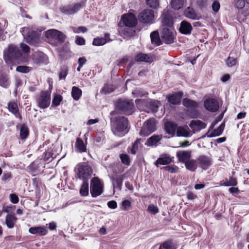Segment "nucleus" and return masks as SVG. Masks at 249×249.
I'll list each match as a JSON object with an SVG mask.
<instances>
[{"label":"nucleus","mask_w":249,"mask_h":249,"mask_svg":"<svg viewBox=\"0 0 249 249\" xmlns=\"http://www.w3.org/2000/svg\"><path fill=\"white\" fill-rule=\"evenodd\" d=\"M46 55L42 52H35L33 54V60L36 64H38L43 63L45 62Z\"/></svg>","instance_id":"nucleus-27"},{"label":"nucleus","mask_w":249,"mask_h":249,"mask_svg":"<svg viewBox=\"0 0 249 249\" xmlns=\"http://www.w3.org/2000/svg\"><path fill=\"white\" fill-rule=\"evenodd\" d=\"M177 157L178 160L184 164L191 157V151H180L177 153Z\"/></svg>","instance_id":"nucleus-24"},{"label":"nucleus","mask_w":249,"mask_h":249,"mask_svg":"<svg viewBox=\"0 0 249 249\" xmlns=\"http://www.w3.org/2000/svg\"><path fill=\"white\" fill-rule=\"evenodd\" d=\"M32 70V68L26 66H18L16 71L19 72L27 73Z\"/></svg>","instance_id":"nucleus-54"},{"label":"nucleus","mask_w":249,"mask_h":249,"mask_svg":"<svg viewBox=\"0 0 249 249\" xmlns=\"http://www.w3.org/2000/svg\"><path fill=\"white\" fill-rule=\"evenodd\" d=\"M162 168H163L165 170L171 173H175L177 172L178 170V167L177 166L173 165L172 166H166L165 167H163Z\"/></svg>","instance_id":"nucleus-58"},{"label":"nucleus","mask_w":249,"mask_h":249,"mask_svg":"<svg viewBox=\"0 0 249 249\" xmlns=\"http://www.w3.org/2000/svg\"><path fill=\"white\" fill-rule=\"evenodd\" d=\"M160 103L158 100H152L149 102V105L151 108L153 112H156L158 110V108L160 107Z\"/></svg>","instance_id":"nucleus-49"},{"label":"nucleus","mask_w":249,"mask_h":249,"mask_svg":"<svg viewBox=\"0 0 249 249\" xmlns=\"http://www.w3.org/2000/svg\"><path fill=\"white\" fill-rule=\"evenodd\" d=\"M192 30L191 24L186 20H183L180 23L178 31L182 34L189 35L191 34Z\"/></svg>","instance_id":"nucleus-19"},{"label":"nucleus","mask_w":249,"mask_h":249,"mask_svg":"<svg viewBox=\"0 0 249 249\" xmlns=\"http://www.w3.org/2000/svg\"><path fill=\"white\" fill-rule=\"evenodd\" d=\"M29 129L27 125L22 124L20 126V137L22 140L26 139L29 136Z\"/></svg>","instance_id":"nucleus-40"},{"label":"nucleus","mask_w":249,"mask_h":249,"mask_svg":"<svg viewBox=\"0 0 249 249\" xmlns=\"http://www.w3.org/2000/svg\"><path fill=\"white\" fill-rule=\"evenodd\" d=\"M63 97L60 94H56L53 98L52 101V106H58L60 103L62 101Z\"/></svg>","instance_id":"nucleus-52"},{"label":"nucleus","mask_w":249,"mask_h":249,"mask_svg":"<svg viewBox=\"0 0 249 249\" xmlns=\"http://www.w3.org/2000/svg\"><path fill=\"white\" fill-rule=\"evenodd\" d=\"M182 105L184 107L192 110L191 117L192 118H197L198 116V111L196 108L198 107V103L194 100L185 98L182 100Z\"/></svg>","instance_id":"nucleus-9"},{"label":"nucleus","mask_w":249,"mask_h":249,"mask_svg":"<svg viewBox=\"0 0 249 249\" xmlns=\"http://www.w3.org/2000/svg\"><path fill=\"white\" fill-rule=\"evenodd\" d=\"M122 163L126 166L130 165V159L128 155L126 154H121L119 155Z\"/></svg>","instance_id":"nucleus-47"},{"label":"nucleus","mask_w":249,"mask_h":249,"mask_svg":"<svg viewBox=\"0 0 249 249\" xmlns=\"http://www.w3.org/2000/svg\"><path fill=\"white\" fill-rule=\"evenodd\" d=\"M131 206L130 201L127 199H125L122 202L121 209L123 211H127Z\"/></svg>","instance_id":"nucleus-56"},{"label":"nucleus","mask_w":249,"mask_h":249,"mask_svg":"<svg viewBox=\"0 0 249 249\" xmlns=\"http://www.w3.org/2000/svg\"><path fill=\"white\" fill-rule=\"evenodd\" d=\"M120 31L123 35L126 37H131L134 36L136 33L135 30L133 27H129L127 26H123L120 27Z\"/></svg>","instance_id":"nucleus-36"},{"label":"nucleus","mask_w":249,"mask_h":249,"mask_svg":"<svg viewBox=\"0 0 249 249\" xmlns=\"http://www.w3.org/2000/svg\"><path fill=\"white\" fill-rule=\"evenodd\" d=\"M115 110L110 112L111 116L117 114V111L126 115H131L134 111L135 107L132 100L118 99L115 104Z\"/></svg>","instance_id":"nucleus-2"},{"label":"nucleus","mask_w":249,"mask_h":249,"mask_svg":"<svg viewBox=\"0 0 249 249\" xmlns=\"http://www.w3.org/2000/svg\"><path fill=\"white\" fill-rule=\"evenodd\" d=\"M124 178V174L121 175L117 178H115L113 177H110V179L112 182L114 187H115L120 191L122 190L123 182Z\"/></svg>","instance_id":"nucleus-28"},{"label":"nucleus","mask_w":249,"mask_h":249,"mask_svg":"<svg viewBox=\"0 0 249 249\" xmlns=\"http://www.w3.org/2000/svg\"><path fill=\"white\" fill-rule=\"evenodd\" d=\"M75 148L79 153H84L87 151L86 145L84 143L83 141L80 138L76 139L75 143Z\"/></svg>","instance_id":"nucleus-34"},{"label":"nucleus","mask_w":249,"mask_h":249,"mask_svg":"<svg viewBox=\"0 0 249 249\" xmlns=\"http://www.w3.org/2000/svg\"><path fill=\"white\" fill-rule=\"evenodd\" d=\"M17 220V218L14 214H8L5 218V223L8 228L12 229L14 227Z\"/></svg>","instance_id":"nucleus-37"},{"label":"nucleus","mask_w":249,"mask_h":249,"mask_svg":"<svg viewBox=\"0 0 249 249\" xmlns=\"http://www.w3.org/2000/svg\"><path fill=\"white\" fill-rule=\"evenodd\" d=\"M185 1V0H171L170 4L174 9L179 10L183 7Z\"/></svg>","instance_id":"nucleus-44"},{"label":"nucleus","mask_w":249,"mask_h":249,"mask_svg":"<svg viewBox=\"0 0 249 249\" xmlns=\"http://www.w3.org/2000/svg\"><path fill=\"white\" fill-rule=\"evenodd\" d=\"M183 95L181 91L176 92L173 94H169L166 95V99L168 102L173 105H178L181 103V100Z\"/></svg>","instance_id":"nucleus-15"},{"label":"nucleus","mask_w":249,"mask_h":249,"mask_svg":"<svg viewBox=\"0 0 249 249\" xmlns=\"http://www.w3.org/2000/svg\"><path fill=\"white\" fill-rule=\"evenodd\" d=\"M69 42L65 43L59 51V56L62 59H67L71 56V52L70 50Z\"/></svg>","instance_id":"nucleus-20"},{"label":"nucleus","mask_w":249,"mask_h":249,"mask_svg":"<svg viewBox=\"0 0 249 249\" xmlns=\"http://www.w3.org/2000/svg\"><path fill=\"white\" fill-rule=\"evenodd\" d=\"M172 160L170 156L168 155H164L162 157H159L156 161L155 165L158 166L160 165H166L170 164L172 162Z\"/></svg>","instance_id":"nucleus-32"},{"label":"nucleus","mask_w":249,"mask_h":249,"mask_svg":"<svg viewBox=\"0 0 249 249\" xmlns=\"http://www.w3.org/2000/svg\"><path fill=\"white\" fill-rule=\"evenodd\" d=\"M146 3L151 7L156 8L159 5L158 0H146Z\"/></svg>","instance_id":"nucleus-61"},{"label":"nucleus","mask_w":249,"mask_h":249,"mask_svg":"<svg viewBox=\"0 0 249 249\" xmlns=\"http://www.w3.org/2000/svg\"><path fill=\"white\" fill-rule=\"evenodd\" d=\"M138 23V19L136 17H121V20L118 23L120 27L127 26L135 27Z\"/></svg>","instance_id":"nucleus-12"},{"label":"nucleus","mask_w":249,"mask_h":249,"mask_svg":"<svg viewBox=\"0 0 249 249\" xmlns=\"http://www.w3.org/2000/svg\"><path fill=\"white\" fill-rule=\"evenodd\" d=\"M155 17H139L138 20L142 23H149Z\"/></svg>","instance_id":"nucleus-57"},{"label":"nucleus","mask_w":249,"mask_h":249,"mask_svg":"<svg viewBox=\"0 0 249 249\" xmlns=\"http://www.w3.org/2000/svg\"><path fill=\"white\" fill-rule=\"evenodd\" d=\"M10 85V81L8 74L1 72L0 73V86L4 88H8Z\"/></svg>","instance_id":"nucleus-30"},{"label":"nucleus","mask_w":249,"mask_h":249,"mask_svg":"<svg viewBox=\"0 0 249 249\" xmlns=\"http://www.w3.org/2000/svg\"><path fill=\"white\" fill-rule=\"evenodd\" d=\"M40 34L36 31L29 32L26 36V41L30 45H36L40 41Z\"/></svg>","instance_id":"nucleus-17"},{"label":"nucleus","mask_w":249,"mask_h":249,"mask_svg":"<svg viewBox=\"0 0 249 249\" xmlns=\"http://www.w3.org/2000/svg\"><path fill=\"white\" fill-rule=\"evenodd\" d=\"M75 171L77 178L83 181H89L93 173L91 167L86 162L78 164Z\"/></svg>","instance_id":"nucleus-4"},{"label":"nucleus","mask_w":249,"mask_h":249,"mask_svg":"<svg viewBox=\"0 0 249 249\" xmlns=\"http://www.w3.org/2000/svg\"><path fill=\"white\" fill-rule=\"evenodd\" d=\"M68 73V68L67 66L64 65L61 67L59 73V79L65 80Z\"/></svg>","instance_id":"nucleus-48"},{"label":"nucleus","mask_w":249,"mask_h":249,"mask_svg":"<svg viewBox=\"0 0 249 249\" xmlns=\"http://www.w3.org/2000/svg\"><path fill=\"white\" fill-rule=\"evenodd\" d=\"M84 4V2H81L80 3L74 4L73 5L61 8V10L65 14H73L79 10Z\"/></svg>","instance_id":"nucleus-16"},{"label":"nucleus","mask_w":249,"mask_h":249,"mask_svg":"<svg viewBox=\"0 0 249 249\" xmlns=\"http://www.w3.org/2000/svg\"><path fill=\"white\" fill-rule=\"evenodd\" d=\"M225 126V122L222 123L216 129H213L210 134H206L209 138L220 136L223 132Z\"/></svg>","instance_id":"nucleus-31"},{"label":"nucleus","mask_w":249,"mask_h":249,"mask_svg":"<svg viewBox=\"0 0 249 249\" xmlns=\"http://www.w3.org/2000/svg\"><path fill=\"white\" fill-rule=\"evenodd\" d=\"M10 199L11 202L13 204H17L19 201V198L18 196L15 194H11L10 195Z\"/></svg>","instance_id":"nucleus-63"},{"label":"nucleus","mask_w":249,"mask_h":249,"mask_svg":"<svg viewBox=\"0 0 249 249\" xmlns=\"http://www.w3.org/2000/svg\"><path fill=\"white\" fill-rule=\"evenodd\" d=\"M162 136L161 135H154L147 140L145 144L150 146H153L155 145L157 142H158L160 141L162 139Z\"/></svg>","instance_id":"nucleus-38"},{"label":"nucleus","mask_w":249,"mask_h":249,"mask_svg":"<svg viewBox=\"0 0 249 249\" xmlns=\"http://www.w3.org/2000/svg\"><path fill=\"white\" fill-rule=\"evenodd\" d=\"M160 37L162 42L166 44H171L175 42L177 33L174 28H160Z\"/></svg>","instance_id":"nucleus-5"},{"label":"nucleus","mask_w":249,"mask_h":249,"mask_svg":"<svg viewBox=\"0 0 249 249\" xmlns=\"http://www.w3.org/2000/svg\"><path fill=\"white\" fill-rule=\"evenodd\" d=\"M110 127L113 134L122 137L129 132L130 125L127 118L122 115H113L110 118Z\"/></svg>","instance_id":"nucleus-1"},{"label":"nucleus","mask_w":249,"mask_h":249,"mask_svg":"<svg viewBox=\"0 0 249 249\" xmlns=\"http://www.w3.org/2000/svg\"><path fill=\"white\" fill-rule=\"evenodd\" d=\"M46 36L48 38L57 40L61 44L63 43L66 38V36L62 32L55 29L48 30L46 32Z\"/></svg>","instance_id":"nucleus-11"},{"label":"nucleus","mask_w":249,"mask_h":249,"mask_svg":"<svg viewBox=\"0 0 249 249\" xmlns=\"http://www.w3.org/2000/svg\"><path fill=\"white\" fill-rule=\"evenodd\" d=\"M51 102V92L45 90L41 91L40 97L37 99L38 106L40 108L48 107Z\"/></svg>","instance_id":"nucleus-8"},{"label":"nucleus","mask_w":249,"mask_h":249,"mask_svg":"<svg viewBox=\"0 0 249 249\" xmlns=\"http://www.w3.org/2000/svg\"><path fill=\"white\" fill-rule=\"evenodd\" d=\"M147 211L153 214H155L159 212L158 208L152 204L148 206Z\"/></svg>","instance_id":"nucleus-59"},{"label":"nucleus","mask_w":249,"mask_h":249,"mask_svg":"<svg viewBox=\"0 0 249 249\" xmlns=\"http://www.w3.org/2000/svg\"><path fill=\"white\" fill-rule=\"evenodd\" d=\"M185 166L187 170L192 172L195 171L198 167L197 163V159H189L185 162Z\"/></svg>","instance_id":"nucleus-35"},{"label":"nucleus","mask_w":249,"mask_h":249,"mask_svg":"<svg viewBox=\"0 0 249 249\" xmlns=\"http://www.w3.org/2000/svg\"><path fill=\"white\" fill-rule=\"evenodd\" d=\"M196 159L198 166L203 170H207L212 164V159L209 156L201 155Z\"/></svg>","instance_id":"nucleus-10"},{"label":"nucleus","mask_w":249,"mask_h":249,"mask_svg":"<svg viewBox=\"0 0 249 249\" xmlns=\"http://www.w3.org/2000/svg\"><path fill=\"white\" fill-rule=\"evenodd\" d=\"M237 184V181L236 178L233 177H230L229 180H226L223 183L225 186H235Z\"/></svg>","instance_id":"nucleus-53"},{"label":"nucleus","mask_w":249,"mask_h":249,"mask_svg":"<svg viewBox=\"0 0 249 249\" xmlns=\"http://www.w3.org/2000/svg\"><path fill=\"white\" fill-rule=\"evenodd\" d=\"M178 124L172 121H168L164 123V128L166 132L174 137L176 133Z\"/></svg>","instance_id":"nucleus-18"},{"label":"nucleus","mask_w":249,"mask_h":249,"mask_svg":"<svg viewBox=\"0 0 249 249\" xmlns=\"http://www.w3.org/2000/svg\"><path fill=\"white\" fill-rule=\"evenodd\" d=\"M226 63L229 67H232L238 63L237 58L229 56L226 60Z\"/></svg>","instance_id":"nucleus-51"},{"label":"nucleus","mask_w":249,"mask_h":249,"mask_svg":"<svg viewBox=\"0 0 249 249\" xmlns=\"http://www.w3.org/2000/svg\"><path fill=\"white\" fill-rule=\"evenodd\" d=\"M156 129V122L154 118H150L145 121L140 132V135L147 136Z\"/></svg>","instance_id":"nucleus-7"},{"label":"nucleus","mask_w":249,"mask_h":249,"mask_svg":"<svg viewBox=\"0 0 249 249\" xmlns=\"http://www.w3.org/2000/svg\"><path fill=\"white\" fill-rule=\"evenodd\" d=\"M107 42L105 38H96L93 39L92 44L94 46H101L105 44Z\"/></svg>","instance_id":"nucleus-55"},{"label":"nucleus","mask_w":249,"mask_h":249,"mask_svg":"<svg viewBox=\"0 0 249 249\" xmlns=\"http://www.w3.org/2000/svg\"><path fill=\"white\" fill-rule=\"evenodd\" d=\"M33 185L36 188L39 189L41 185V180L40 178H35L32 179Z\"/></svg>","instance_id":"nucleus-60"},{"label":"nucleus","mask_w":249,"mask_h":249,"mask_svg":"<svg viewBox=\"0 0 249 249\" xmlns=\"http://www.w3.org/2000/svg\"><path fill=\"white\" fill-rule=\"evenodd\" d=\"M204 23L207 25H210L213 27H215L218 25V18L216 17L215 19H213L212 17H205Z\"/></svg>","instance_id":"nucleus-43"},{"label":"nucleus","mask_w":249,"mask_h":249,"mask_svg":"<svg viewBox=\"0 0 249 249\" xmlns=\"http://www.w3.org/2000/svg\"><path fill=\"white\" fill-rule=\"evenodd\" d=\"M71 96L75 100H78L82 96V91L78 87L74 86L72 88Z\"/></svg>","instance_id":"nucleus-41"},{"label":"nucleus","mask_w":249,"mask_h":249,"mask_svg":"<svg viewBox=\"0 0 249 249\" xmlns=\"http://www.w3.org/2000/svg\"><path fill=\"white\" fill-rule=\"evenodd\" d=\"M160 28H174V20L173 17H161Z\"/></svg>","instance_id":"nucleus-21"},{"label":"nucleus","mask_w":249,"mask_h":249,"mask_svg":"<svg viewBox=\"0 0 249 249\" xmlns=\"http://www.w3.org/2000/svg\"><path fill=\"white\" fill-rule=\"evenodd\" d=\"M29 231L33 234H38L40 236H45L48 233V230L41 226L33 227L29 228Z\"/></svg>","instance_id":"nucleus-25"},{"label":"nucleus","mask_w":249,"mask_h":249,"mask_svg":"<svg viewBox=\"0 0 249 249\" xmlns=\"http://www.w3.org/2000/svg\"><path fill=\"white\" fill-rule=\"evenodd\" d=\"M79 193L82 196H86L89 195V181H83Z\"/></svg>","instance_id":"nucleus-42"},{"label":"nucleus","mask_w":249,"mask_h":249,"mask_svg":"<svg viewBox=\"0 0 249 249\" xmlns=\"http://www.w3.org/2000/svg\"><path fill=\"white\" fill-rule=\"evenodd\" d=\"M159 249H177V246L173 240L169 239L161 244Z\"/></svg>","instance_id":"nucleus-39"},{"label":"nucleus","mask_w":249,"mask_h":249,"mask_svg":"<svg viewBox=\"0 0 249 249\" xmlns=\"http://www.w3.org/2000/svg\"><path fill=\"white\" fill-rule=\"evenodd\" d=\"M176 134L178 137H189L191 136L190 129L187 125L178 126Z\"/></svg>","instance_id":"nucleus-22"},{"label":"nucleus","mask_w":249,"mask_h":249,"mask_svg":"<svg viewBox=\"0 0 249 249\" xmlns=\"http://www.w3.org/2000/svg\"><path fill=\"white\" fill-rule=\"evenodd\" d=\"M53 147L48 148V149L44 153L43 158L45 161L50 162L53 159L56 158L57 153L54 151Z\"/></svg>","instance_id":"nucleus-26"},{"label":"nucleus","mask_w":249,"mask_h":249,"mask_svg":"<svg viewBox=\"0 0 249 249\" xmlns=\"http://www.w3.org/2000/svg\"><path fill=\"white\" fill-rule=\"evenodd\" d=\"M22 53L20 49L16 46L10 45L7 49L4 52L3 59L6 64L11 66V70H12V66L16 65L17 63L20 58Z\"/></svg>","instance_id":"nucleus-3"},{"label":"nucleus","mask_w":249,"mask_h":249,"mask_svg":"<svg viewBox=\"0 0 249 249\" xmlns=\"http://www.w3.org/2000/svg\"><path fill=\"white\" fill-rule=\"evenodd\" d=\"M204 106L207 110L211 112H215L219 108L217 100L212 98L206 99L204 101Z\"/></svg>","instance_id":"nucleus-13"},{"label":"nucleus","mask_w":249,"mask_h":249,"mask_svg":"<svg viewBox=\"0 0 249 249\" xmlns=\"http://www.w3.org/2000/svg\"><path fill=\"white\" fill-rule=\"evenodd\" d=\"M135 62H144L146 63H151L153 62V58L148 54L139 53L137 54L134 57Z\"/></svg>","instance_id":"nucleus-23"},{"label":"nucleus","mask_w":249,"mask_h":249,"mask_svg":"<svg viewBox=\"0 0 249 249\" xmlns=\"http://www.w3.org/2000/svg\"><path fill=\"white\" fill-rule=\"evenodd\" d=\"M104 185L98 177H93L90 181V192L92 197H96L102 195Z\"/></svg>","instance_id":"nucleus-6"},{"label":"nucleus","mask_w":249,"mask_h":249,"mask_svg":"<svg viewBox=\"0 0 249 249\" xmlns=\"http://www.w3.org/2000/svg\"><path fill=\"white\" fill-rule=\"evenodd\" d=\"M150 38L151 43L157 46L161 45L162 44V41L158 31H155L150 34Z\"/></svg>","instance_id":"nucleus-29"},{"label":"nucleus","mask_w":249,"mask_h":249,"mask_svg":"<svg viewBox=\"0 0 249 249\" xmlns=\"http://www.w3.org/2000/svg\"><path fill=\"white\" fill-rule=\"evenodd\" d=\"M75 42L78 45H83L85 44V39L82 37L76 36Z\"/></svg>","instance_id":"nucleus-64"},{"label":"nucleus","mask_w":249,"mask_h":249,"mask_svg":"<svg viewBox=\"0 0 249 249\" xmlns=\"http://www.w3.org/2000/svg\"><path fill=\"white\" fill-rule=\"evenodd\" d=\"M224 112H222L219 115H218L216 118L213 121V122L212 123L211 126L209 127V129L208 130V131L207 132L208 133H209V132L213 129L214 126L220 121H221L223 117H224Z\"/></svg>","instance_id":"nucleus-50"},{"label":"nucleus","mask_w":249,"mask_h":249,"mask_svg":"<svg viewBox=\"0 0 249 249\" xmlns=\"http://www.w3.org/2000/svg\"><path fill=\"white\" fill-rule=\"evenodd\" d=\"M115 89L113 85L105 84L103 88L101 89L100 92L102 94H107L111 93Z\"/></svg>","instance_id":"nucleus-45"},{"label":"nucleus","mask_w":249,"mask_h":249,"mask_svg":"<svg viewBox=\"0 0 249 249\" xmlns=\"http://www.w3.org/2000/svg\"><path fill=\"white\" fill-rule=\"evenodd\" d=\"M206 126V124L199 120H192L189 124V126L192 129L197 128L198 130L205 128Z\"/></svg>","instance_id":"nucleus-33"},{"label":"nucleus","mask_w":249,"mask_h":249,"mask_svg":"<svg viewBox=\"0 0 249 249\" xmlns=\"http://www.w3.org/2000/svg\"><path fill=\"white\" fill-rule=\"evenodd\" d=\"M141 139H137L136 140L132 143L130 148V152L133 155H135L137 151L139 149V145L141 144Z\"/></svg>","instance_id":"nucleus-46"},{"label":"nucleus","mask_w":249,"mask_h":249,"mask_svg":"<svg viewBox=\"0 0 249 249\" xmlns=\"http://www.w3.org/2000/svg\"><path fill=\"white\" fill-rule=\"evenodd\" d=\"M141 16H154V11L151 9H145L141 13Z\"/></svg>","instance_id":"nucleus-62"},{"label":"nucleus","mask_w":249,"mask_h":249,"mask_svg":"<svg viewBox=\"0 0 249 249\" xmlns=\"http://www.w3.org/2000/svg\"><path fill=\"white\" fill-rule=\"evenodd\" d=\"M7 109L13 114L15 117L21 121L22 120V116L19 112V108L17 101H11L7 104Z\"/></svg>","instance_id":"nucleus-14"}]
</instances>
